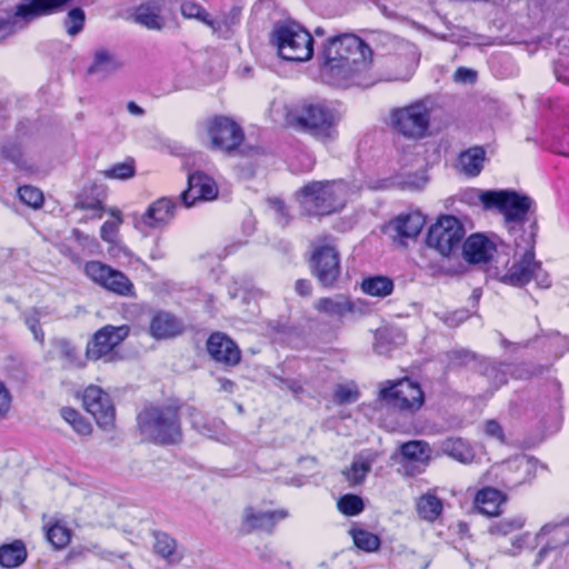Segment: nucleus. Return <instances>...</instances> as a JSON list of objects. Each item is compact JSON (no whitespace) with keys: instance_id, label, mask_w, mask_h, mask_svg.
<instances>
[{"instance_id":"obj_1","label":"nucleus","mask_w":569,"mask_h":569,"mask_svg":"<svg viewBox=\"0 0 569 569\" xmlns=\"http://www.w3.org/2000/svg\"><path fill=\"white\" fill-rule=\"evenodd\" d=\"M321 57L322 72L335 84H367L373 53L358 36L343 33L329 38L322 47Z\"/></svg>"},{"instance_id":"obj_2","label":"nucleus","mask_w":569,"mask_h":569,"mask_svg":"<svg viewBox=\"0 0 569 569\" xmlns=\"http://www.w3.org/2000/svg\"><path fill=\"white\" fill-rule=\"evenodd\" d=\"M356 192L343 181H313L297 193L301 208L310 214H329L342 209Z\"/></svg>"},{"instance_id":"obj_3","label":"nucleus","mask_w":569,"mask_h":569,"mask_svg":"<svg viewBox=\"0 0 569 569\" xmlns=\"http://www.w3.org/2000/svg\"><path fill=\"white\" fill-rule=\"evenodd\" d=\"M433 102L419 99L390 111V127L398 134L410 140H420L429 134Z\"/></svg>"},{"instance_id":"obj_4","label":"nucleus","mask_w":569,"mask_h":569,"mask_svg":"<svg viewBox=\"0 0 569 569\" xmlns=\"http://www.w3.org/2000/svg\"><path fill=\"white\" fill-rule=\"evenodd\" d=\"M289 121L316 139L327 141L336 137L339 117L328 106L316 102L297 108L290 113Z\"/></svg>"},{"instance_id":"obj_5","label":"nucleus","mask_w":569,"mask_h":569,"mask_svg":"<svg viewBox=\"0 0 569 569\" xmlns=\"http://www.w3.org/2000/svg\"><path fill=\"white\" fill-rule=\"evenodd\" d=\"M272 42L279 57L288 61H308L313 54L311 34L297 23L277 26L272 32Z\"/></svg>"},{"instance_id":"obj_6","label":"nucleus","mask_w":569,"mask_h":569,"mask_svg":"<svg viewBox=\"0 0 569 569\" xmlns=\"http://www.w3.org/2000/svg\"><path fill=\"white\" fill-rule=\"evenodd\" d=\"M141 432L160 443H173L180 438L177 410L172 407L150 408L138 417Z\"/></svg>"},{"instance_id":"obj_7","label":"nucleus","mask_w":569,"mask_h":569,"mask_svg":"<svg viewBox=\"0 0 569 569\" xmlns=\"http://www.w3.org/2000/svg\"><path fill=\"white\" fill-rule=\"evenodd\" d=\"M198 134L209 148L227 152L237 149L243 140L241 128L227 117L206 119L198 126Z\"/></svg>"},{"instance_id":"obj_8","label":"nucleus","mask_w":569,"mask_h":569,"mask_svg":"<svg viewBox=\"0 0 569 569\" xmlns=\"http://www.w3.org/2000/svg\"><path fill=\"white\" fill-rule=\"evenodd\" d=\"M537 460L528 456H515L503 462L493 463L483 475V481L493 480L508 488L531 481L537 471Z\"/></svg>"},{"instance_id":"obj_9","label":"nucleus","mask_w":569,"mask_h":569,"mask_svg":"<svg viewBox=\"0 0 569 569\" xmlns=\"http://www.w3.org/2000/svg\"><path fill=\"white\" fill-rule=\"evenodd\" d=\"M537 270L539 263L535 260L533 251L526 249L523 252H515L511 259L499 257L496 276L502 283L521 287L533 278Z\"/></svg>"},{"instance_id":"obj_10","label":"nucleus","mask_w":569,"mask_h":569,"mask_svg":"<svg viewBox=\"0 0 569 569\" xmlns=\"http://www.w3.org/2000/svg\"><path fill=\"white\" fill-rule=\"evenodd\" d=\"M310 269L323 287H332L336 283L340 274V257L332 240L325 239L315 244Z\"/></svg>"},{"instance_id":"obj_11","label":"nucleus","mask_w":569,"mask_h":569,"mask_svg":"<svg viewBox=\"0 0 569 569\" xmlns=\"http://www.w3.org/2000/svg\"><path fill=\"white\" fill-rule=\"evenodd\" d=\"M84 273L91 281L114 295L136 297L132 281L120 270L113 269L101 261L87 262Z\"/></svg>"},{"instance_id":"obj_12","label":"nucleus","mask_w":569,"mask_h":569,"mask_svg":"<svg viewBox=\"0 0 569 569\" xmlns=\"http://www.w3.org/2000/svg\"><path fill=\"white\" fill-rule=\"evenodd\" d=\"M463 234V228L457 218L442 216L430 227L427 244L441 256L449 257L458 249Z\"/></svg>"},{"instance_id":"obj_13","label":"nucleus","mask_w":569,"mask_h":569,"mask_svg":"<svg viewBox=\"0 0 569 569\" xmlns=\"http://www.w3.org/2000/svg\"><path fill=\"white\" fill-rule=\"evenodd\" d=\"M388 383V387L380 389V397L389 405L408 411H416L423 405L425 395L417 382L403 378Z\"/></svg>"},{"instance_id":"obj_14","label":"nucleus","mask_w":569,"mask_h":569,"mask_svg":"<svg viewBox=\"0 0 569 569\" xmlns=\"http://www.w3.org/2000/svg\"><path fill=\"white\" fill-rule=\"evenodd\" d=\"M532 204V200L513 190H493L490 210L503 216L506 224H522Z\"/></svg>"},{"instance_id":"obj_15","label":"nucleus","mask_w":569,"mask_h":569,"mask_svg":"<svg viewBox=\"0 0 569 569\" xmlns=\"http://www.w3.org/2000/svg\"><path fill=\"white\" fill-rule=\"evenodd\" d=\"M128 326H104L98 330L86 348L88 359L97 361L106 358L112 359V351L128 337Z\"/></svg>"},{"instance_id":"obj_16","label":"nucleus","mask_w":569,"mask_h":569,"mask_svg":"<svg viewBox=\"0 0 569 569\" xmlns=\"http://www.w3.org/2000/svg\"><path fill=\"white\" fill-rule=\"evenodd\" d=\"M84 409L102 429H110L114 421V408L108 393L97 386H89L82 396Z\"/></svg>"},{"instance_id":"obj_17","label":"nucleus","mask_w":569,"mask_h":569,"mask_svg":"<svg viewBox=\"0 0 569 569\" xmlns=\"http://www.w3.org/2000/svg\"><path fill=\"white\" fill-rule=\"evenodd\" d=\"M313 308L330 319L342 321L347 316L362 315L366 305L361 300H351L345 295L322 297L315 301Z\"/></svg>"},{"instance_id":"obj_18","label":"nucleus","mask_w":569,"mask_h":569,"mask_svg":"<svg viewBox=\"0 0 569 569\" xmlns=\"http://www.w3.org/2000/svg\"><path fill=\"white\" fill-rule=\"evenodd\" d=\"M218 193L219 189L213 178L201 171H196L188 176V189L180 194V199L189 208L198 200L212 201L217 199Z\"/></svg>"},{"instance_id":"obj_19","label":"nucleus","mask_w":569,"mask_h":569,"mask_svg":"<svg viewBox=\"0 0 569 569\" xmlns=\"http://www.w3.org/2000/svg\"><path fill=\"white\" fill-rule=\"evenodd\" d=\"M153 550L169 565L192 567L198 563V556L179 546L176 540L167 533H157L154 536Z\"/></svg>"},{"instance_id":"obj_20","label":"nucleus","mask_w":569,"mask_h":569,"mask_svg":"<svg viewBox=\"0 0 569 569\" xmlns=\"http://www.w3.org/2000/svg\"><path fill=\"white\" fill-rule=\"evenodd\" d=\"M537 545L541 548L537 561H541L549 550L565 547L569 543V523L545 525L536 536Z\"/></svg>"},{"instance_id":"obj_21","label":"nucleus","mask_w":569,"mask_h":569,"mask_svg":"<svg viewBox=\"0 0 569 569\" xmlns=\"http://www.w3.org/2000/svg\"><path fill=\"white\" fill-rule=\"evenodd\" d=\"M207 350L213 360L226 366H236L241 359L238 346L221 332H214L209 337Z\"/></svg>"},{"instance_id":"obj_22","label":"nucleus","mask_w":569,"mask_h":569,"mask_svg":"<svg viewBox=\"0 0 569 569\" xmlns=\"http://www.w3.org/2000/svg\"><path fill=\"white\" fill-rule=\"evenodd\" d=\"M122 68L123 61L116 52L106 48H99L93 51L87 72L99 79H107L119 72Z\"/></svg>"},{"instance_id":"obj_23","label":"nucleus","mask_w":569,"mask_h":569,"mask_svg":"<svg viewBox=\"0 0 569 569\" xmlns=\"http://www.w3.org/2000/svg\"><path fill=\"white\" fill-rule=\"evenodd\" d=\"M72 0H23L16 8V17L26 21L62 11Z\"/></svg>"},{"instance_id":"obj_24","label":"nucleus","mask_w":569,"mask_h":569,"mask_svg":"<svg viewBox=\"0 0 569 569\" xmlns=\"http://www.w3.org/2000/svg\"><path fill=\"white\" fill-rule=\"evenodd\" d=\"M176 203L170 198H160L153 201L141 214L138 223L148 228H162L174 217Z\"/></svg>"},{"instance_id":"obj_25","label":"nucleus","mask_w":569,"mask_h":569,"mask_svg":"<svg viewBox=\"0 0 569 569\" xmlns=\"http://www.w3.org/2000/svg\"><path fill=\"white\" fill-rule=\"evenodd\" d=\"M496 251L495 242L481 233L471 234L462 246V256L469 263L487 262Z\"/></svg>"},{"instance_id":"obj_26","label":"nucleus","mask_w":569,"mask_h":569,"mask_svg":"<svg viewBox=\"0 0 569 569\" xmlns=\"http://www.w3.org/2000/svg\"><path fill=\"white\" fill-rule=\"evenodd\" d=\"M163 0H146L136 10L134 21L150 30H161L166 24L162 16Z\"/></svg>"},{"instance_id":"obj_27","label":"nucleus","mask_w":569,"mask_h":569,"mask_svg":"<svg viewBox=\"0 0 569 569\" xmlns=\"http://www.w3.org/2000/svg\"><path fill=\"white\" fill-rule=\"evenodd\" d=\"M183 330L182 322L168 312H157L150 321L149 332L154 339H169L180 335Z\"/></svg>"},{"instance_id":"obj_28","label":"nucleus","mask_w":569,"mask_h":569,"mask_svg":"<svg viewBox=\"0 0 569 569\" xmlns=\"http://www.w3.org/2000/svg\"><path fill=\"white\" fill-rule=\"evenodd\" d=\"M487 157L481 147H471L461 151L457 158L456 169L467 176L477 177L482 171Z\"/></svg>"},{"instance_id":"obj_29","label":"nucleus","mask_w":569,"mask_h":569,"mask_svg":"<svg viewBox=\"0 0 569 569\" xmlns=\"http://www.w3.org/2000/svg\"><path fill=\"white\" fill-rule=\"evenodd\" d=\"M288 516V511L283 509L264 511L247 508L243 513V520L250 529L270 530L278 521L286 519Z\"/></svg>"},{"instance_id":"obj_30","label":"nucleus","mask_w":569,"mask_h":569,"mask_svg":"<svg viewBox=\"0 0 569 569\" xmlns=\"http://www.w3.org/2000/svg\"><path fill=\"white\" fill-rule=\"evenodd\" d=\"M376 459L377 452L372 450H366L357 455L350 467L342 471L346 480L352 486L362 483L370 472Z\"/></svg>"},{"instance_id":"obj_31","label":"nucleus","mask_w":569,"mask_h":569,"mask_svg":"<svg viewBox=\"0 0 569 569\" xmlns=\"http://www.w3.org/2000/svg\"><path fill=\"white\" fill-rule=\"evenodd\" d=\"M503 495L491 487L479 490L475 497V507L483 515L497 516L500 505L503 502Z\"/></svg>"},{"instance_id":"obj_32","label":"nucleus","mask_w":569,"mask_h":569,"mask_svg":"<svg viewBox=\"0 0 569 569\" xmlns=\"http://www.w3.org/2000/svg\"><path fill=\"white\" fill-rule=\"evenodd\" d=\"M440 449L442 453L451 457L463 465H469L475 461L473 449L462 439L449 438L441 442Z\"/></svg>"},{"instance_id":"obj_33","label":"nucleus","mask_w":569,"mask_h":569,"mask_svg":"<svg viewBox=\"0 0 569 569\" xmlns=\"http://www.w3.org/2000/svg\"><path fill=\"white\" fill-rule=\"evenodd\" d=\"M426 223L425 217L418 212H410L407 214L399 216L393 221V229L399 236L406 238L417 237Z\"/></svg>"},{"instance_id":"obj_34","label":"nucleus","mask_w":569,"mask_h":569,"mask_svg":"<svg viewBox=\"0 0 569 569\" xmlns=\"http://www.w3.org/2000/svg\"><path fill=\"white\" fill-rule=\"evenodd\" d=\"M106 212L111 217V219L104 221L101 226L100 238L108 244H111L119 240V231L123 223V214L117 207H110L106 209Z\"/></svg>"},{"instance_id":"obj_35","label":"nucleus","mask_w":569,"mask_h":569,"mask_svg":"<svg viewBox=\"0 0 569 569\" xmlns=\"http://www.w3.org/2000/svg\"><path fill=\"white\" fill-rule=\"evenodd\" d=\"M27 558V550L21 541H14L0 547V565L11 569L19 567Z\"/></svg>"},{"instance_id":"obj_36","label":"nucleus","mask_w":569,"mask_h":569,"mask_svg":"<svg viewBox=\"0 0 569 569\" xmlns=\"http://www.w3.org/2000/svg\"><path fill=\"white\" fill-rule=\"evenodd\" d=\"M241 9L232 7L223 12L219 19H213L214 27H209L211 32L218 37L227 38L233 28L240 23Z\"/></svg>"},{"instance_id":"obj_37","label":"nucleus","mask_w":569,"mask_h":569,"mask_svg":"<svg viewBox=\"0 0 569 569\" xmlns=\"http://www.w3.org/2000/svg\"><path fill=\"white\" fill-rule=\"evenodd\" d=\"M361 289L369 296L385 298L391 295L393 282L390 278L385 276L370 277L362 281Z\"/></svg>"},{"instance_id":"obj_38","label":"nucleus","mask_w":569,"mask_h":569,"mask_svg":"<svg viewBox=\"0 0 569 569\" xmlns=\"http://www.w3.org/2000/svg\"><path fill=\"white\" fill-rule=\"evenodd\" d=\"M417 511L422 519L432 522L440 516L442 503L433 495H423L417 502Z\"/></svg>"},{"instance_id":"obj_39","label":"nucleus","mask_w":569,"mask_h":569,"mask_svg":"<svg viewBox=\"0 0 569 569\" xmlns=\"http://www.w3.org/2000/svg\"><path fill=\"white\" fill-rule=\"evenodd\" d=\"M180 12L184 19L197 20L204 26L214 27L211 14L198 2L192 0L183 1L180 6Z\"/></svg>"},{"instance_id":"obj_40","label":"nucleus","mask_w":569,"mask_h":569,"mask_svg":"<svg viewBox=\"0 0 569 569\" xmlns=\"http://www.w3.org/2000/svg\"><path fill=\"white\" fill-rule=\"evenodd\" d=\"M62 419L79 435L88 437L92 432V426L77 410L64 407L60 410Z\"/></svg>"},{"instance_id":"obj_41","label":"nucleus","mask_w":569,"mask_h":569,"mask_svg":"<svg viewBox=\"0 0 569 569\" xmlns=\"http://www.w3.org/2000/svg\"><path fill=\"white\" fill-rule=\"evenodd\" d=\"M401 453L407 459L420 462H428L431 459V449L429 445L420 440L403 443L401 446Z\"/></svg>"},{"instance_id":"obj_42","label":"nucleus","mask_w":569,"mask_h":569,"mask_svg":"<svg viewBox=\"0 0 569 569\" xmlns=\"http://www.w3.org/2000/svg\"><path fill=\"white\" fill-rule=\"evenodd\" d=\"M525 518L521 516H515L510 518H505L493 525L490 526L489 532L493 536H508L511 535L525 526Z\"/></svg>"},{"instance_id":"obj_43","label":"nucleus","mask_w":569,"mask_h":569,"mask_svg":"<svg viewBox=\"0 0 569 569\" xmlns=\"http://www.w3.org/2000/svg\"><path fill=\"white\" fill-rule=\"evenodd\" d=\"M350 535L353 539L356 547L366 552L376 551L380 547L379 537L365 529H352L350 531Z\"/></svg>"},{"instance_id":"obj_44","label":"nucleus","mask_w":569,"mask_h":569,"mask_svg":"<svg viewBox=\"0 0 569 569\" xmlns=\"http://www.w3.org/2000/svg\"><path fill=\"white\" fill-rule=\"evenodd\" d=\"M106 179L127 180L136 174L133 160H126L113 164L111 168L100 172Z\"/></svg>"},{"instance_id":"obj_45","label":"nucleus","mask_w":569,"mask_h":569,"mask_svg":"<svg viewBox=\"0 0 569 569\" xmlns=\"http://www.w3.org/2000/svg\"><path fill=\"white\" fill-rule=\"evenodd\" d=\"M493 190L468 189L462 194V200L470 206H480L490 210Z\"/></svg>"},{"instance_id":"obj_46","label":"nucleus","mask_w":569,"mask_h":569,"mask_svg":"<svg viewBox=\"0 0 569 569\" xmlns=\"http://www.w3.org/2000/svg\"><path fill=\"white\" fill-rule=\"evenodd\" d=\"M70 538V530L59 522L49 526L47 529V540L57 549L66 547Z\"/></svg>"},{"instance_id":"obj_47","label":"nucleus","mask_w":569,"mask_h":569,"mask_svg":"<svg viewBox=\"0 0 569 569\" xmlns=\"http://www.w3.org/2000/svg\"><path fill=\"white\" fill-rule=\"evenodd\" d=\"M84 21V11L81 8H73L68 12L63 26L70 37H76L83 30Z\"/></svg>"},{"instance_id":"obj_48","label":"nucleus","mask_w":569,"mask_h":569,"mask_svg":"<svg viewBox=\"0 0 569 569\" xmlns=\"http://www.w3.org/2000/svg\"><path fill=\"white\" fill-rule=\"evenodd\" d=\"M337 506L339 511L347 516H356L363 510L362 499L356 495H345Z\"/></svg>"},{"instance_id":"obj_49","label":"nucleus","mask_w":569,"mask_h":569,"mask_svg":"<svg viewBox=\"0 0 569 569\" xmlns=\"http://www.w3.org/2000/svg\"><path fill=\"white\" fill-rule=\"evenodd\" d=\"M18 194L20 200L27 206L38 209L43 203V194L42 191L32 186H23L18 190Z\"/></svg>"},{"instance_id":"obj_50","label":"nucleus","mask_w":569,"mask_h":569,"mask_svg":"<svg viewBox=\"0 0 569 569\" xmlns=\"http://www.w3.org/2000/svg\"><path fill=\"white\" fill-rule=\"evenodd\" d=\"M390 338H395L396 345H401L405 340V337L402 333L398 330L393 329H382L379 330L377 333V342H376V350L379 353H386L388 350L383 347V342L388 341Z\"/></svg>"},{"instance_id":"obj_51","label":"nucleus","mask_w":569,"mask_h":569,"mask_svg":"<svg viewBox=\"0 0 569 569\" xmlns=\"http://www.w3.org/2000/svg\"><path fill=\"white\" fill-rule=\"evenodd\" d=\"M40 312L33 309L26 316V323L29 330L32 332L34 340L42 343L44 340V333L39 326Z\"/></svg>"},{"instance_id":"obj_52","label":"nucleus","mask_w":569,"mask_h":569,"mask_svg":"<svg viewBox=\"0 0 569 569\" xmlns=\"http://www.w3.org/2000/svg\"><path fill=\"white\" fill-rule=\"evenodd\" d=\"M335 398L339 403L355 402L358 399V391L353 385H340L335 391Z\"/></svg>"},{"instance_id":"obj_53","label":"nucleus","mask_w":569,"mask_h":569,"mask_svg":"<svg viewBox=\"0 0 569 569\" xmlns=\"http://www.w3.org/2000/svg\"><path fill=\"white\" fill-rule=\"evenodd\" d=\"M108 253L119 260L120 262L122 260H130L133 258V253L130 251L128 247H126L120 239L117 240V242L109 244L108 247Z\"/></svg>"},{"instance_id":"obj_54","label":"nucleus","mask_w":569,"mask_h":569,"mask_svg":"<svg viewBox=\"0 0 569 569\" xmlns=\"http://www.w3.org/2000/svg\"><path fill=\"white\" fill-rule=\"evenodd\" d=\"M11 395L6 385L0 380V416H6L11 407Z\"/></svg>"},{"instance_id":"obj_55","label":"nucleus","mask_w":569,"mask_h":569,"mask_svg":"<svg viewBox=\"0 0 569 569\" xmlns=\"http://www.w3.org/2000/svg\"><path fill=\"white\" fill-rule=\"evenodd\" d=\"M428 181V177L423 171L419 173H415L412 177L409 176L403 182V187H407L409 189H420L422 188Z\"/></svg>"},{"instance_id":"obj_56","label":"nucleus","mask_w":569,"mask_h":569,"mask_svg":"<svg viewBox=\"0 0 569 569\" xmlns=\"http://www.w3.org/2000/svg\"><path fill=\"white\" fill-rule=\"evenodd\" d=\"M453 80L459 83H472L476 80V72L471 69L459 68L453 73Z\"/></svg>"},{"instance_id":"obj_57","label":"nucleus","mask_w":569,"mask_h":569,"mask_svg":"<svg viewBox=\"0 0 569 569\" xmlns=\"http://www.w3.org/2000/svg\"><path fill=\"white\" fill-rule=\"evenodd\" d=\"M77 207L82 210H92L94 211V218L101 219L102 218V211L104 210L101 201H86L81 200L77 203Z\"/></svg>"},{"instance_id":"obj_58","label":"nucleus","mask_w":569,"mask_h":569,"mask_svg":"<svg viewBox=\"0 0 569 569\" xmlns=\"http://www.w3.org/2000/svg\"><path fill=\"white\" fill-rule=\"evenodd\" d=\"M485 432L487 436L496 438L501 442L505 440V436H503L500 425L493 420L486 422Z\"/></svg>"},{"instance_id":"obj_59","label":"nucleus","mask_w":569,"mask_h":569,"mask_svg":"<svg viewBox=\"0 0 569 569\" xmlns=\"http://www.w3.org/2000/svg\"><path fill=\"white\" fill-rule=\"evenodd\" d=\"M61 353L69 362H74L77 359V351L76 349L70 346L68 342L62 341L60 343Z\"/></svg>"},{"instance_id":"obj_60","label":"nucleus","mask_w":569,"mask_h":569,"mask_svg":"<svg viewBox=\"0 0 569 569\" xmlns=\"http://www.w3.org/2000/svg\"><path fill=\"white\" fill-rule=\"evenodd\" d=\"M296 291L303 297L310 296L312 291V286L308 280H298L295 286Z\"/></svg>"},{"instance_id":"obj_61","label":"nucleus","mask_w":569,"mask_h":569,"mask_svg":"<svg viewBox=\"0 0 569 569\" xmlns=\"http://www.w3.org/2000/svg\"><path fill=\"white\" fill-rule=\"evenodd\" d=\"M533 278L537 280L538 284L543 288H549L551 284V281L549 279V276L543 273L541 274V268L539 267V270L536 271L533 274Z\"/></svg>"},{"instance_id":"obj_62","label":"nucleus","mask_w":569,"mask_h":569,"mask_svg":"<svg viewBox=\"0 0 569 569\" xmlns=\"http://www.w3.org/2000/svg\"><path fill=\"white\" fill-rule=\"evenodd\" d=\"M529 538V535L528 533H525V535H521L519 537H516L513 540H512V547L516 548L517 550H521L527 541V539Z\"/></svg>"},{"instance_id":"obj_63","label":"nucleus","mask_w":569,"mask_h":569,"mask_svg":"<svg viewBox=\"0 0 569 569\" xmlns=\"http://www.w3.org/2000/svg\"><path fill=\"white\" fill-rule=\"evenodd\" d=\"M127 110L129 113H131L133 116L140 117L143 114V109L141 107H139L137 103H134L133 101L128 102Z\"/></svg>"},{"instance_id":"obj_64","label":"nucleus","mask_w":569,"mask_h":569,"mask_svg":"<svg viewBox=\"0 0 569 569\" xmlns=\"http://www.w3.org/2000/svg\"><path fill=\"white\" fill-rule=\"evenodd\" d=\"M221 387L223 390L231 392L233 389V382L230 380H224L222 381Z\"/></svg>"}]
</instances>
